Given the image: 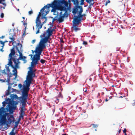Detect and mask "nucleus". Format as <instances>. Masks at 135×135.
<instances>
[{
  "mask_svg": "<svg viewBox=\"0 0 135 135\" xmlns=\"http://www.w3.org/2000/svg\"><path fill=\"white\" fill-rule=\"evenodd\" d=\"M74 4L75 5L73 8L72 12L74 15V20L76 23H80L81 20H83L82 17L84 15L81 14L83 12V10L81 6L78 5L79 2L78 0H72Z\"/></svg>",
  "mask_w": 135,
  "mask_h": 135,
  "instance_id": "f257e3e1",
  "label": "nucleus"
},
{
  "mask_svg": "<svg viewBox=\"0 0 135 135\" xmlns=\"http://www.w3.org/2000/svg\"><path fill=\"white\" fill-rule=\"evenodd\" d=\"M28 94H22V96L19 98V100L21 106V107L26 108L27 99L28 98Z\"/></svg>",
  "mask_w": 135,
  "mask_h": 135,
  "instance_id": "f03ea898",
  "label": "nucleus"
},
{
  "mask_svg": "<svg viewBox=\"0 0 135 135\" xmlns=\"http://www.w3.org/2000/svg\"><path fill=\"white\" fill-rule=\"evenodd\" d=\"M44 38H41L40 41L36 48L43 50L46 47L45 44L48 42Z\"/></svg>",
  "mask_w": 135,
  "mask_h": 135,
  "instance_id": "7ed1b4c3",
  "label": "nucleus"
},
{
  "mask_svg": "<svg viewBox=\"0 0 135 135\" xmlns=\"http://www.w3.org/2000/svg\"><path fill=\"white\" fill-rule=\"evenodd\" d=\"M63 4L62 0H54L51 4H50L51 6L59 9L61 7L62 5Z\"/></svg>",
  "mask_w": 135,
  "mask_h": 135,
  "instance_id": "20e7f679",
  "label": "nucleus"
},
{
  "mask_svg": "<svg viewBox=\"0 0 135 135\" xmlns=\"http://www.w3.org/2000/svg\"><path fill=\"white\" fill-rule=\"evenodd\" d=\"M34 71L33 70H29L28 71V75L27 76L26 81L31 82L32 80L33 77L35 76V74L34 73Z\"/></svg>",
  "mask_w": 135,
  "mask_h": 135,
  "instance_id": "39448f33",
  "label": "nucleus"
},
{
  "mask_svg": "<svg viewBox=\"0 0 135 135\" xmlns=\"http://www.w3.org/2000/svg\"><path fill=\"white\" fill-rule=\"evenodd\" d=\"M26 110V108L21 107H20V111L19 112L20 116L18 121H17L16 122H17L18 123H19L21 120V118H22V119L23 118V117L25 115L24 111H25Z\"/></svg>",
  "mask_w": 135,
  "mask_h": 135,
  "instance_id": "423d86ee",
  "label": "nucleus"
},
{
  "mask_svg": "<svg viewBox=\"0 0 135 135\" xmlns=\"http://www.w3.org/2000/svg\"><path fill=\"white\" fill-rule=\"evenodd\" d=\"M42 51L43 50L36 48L35 50V51L36 54L34 55L35 56V58L38 60H40V55Z\"/></svg>",
  "mask_w": 135,
  "mask_h": 135,
  "instance_id": "0eeeda50",
  "label": "nucleus"
},
{
  "mask_svg": "<svg viewBox=\"0 0 135 135\" xmlns=\"http://www.w3.org/2000/svg\"><path fill=\"white\" fill-rule=\"evenodd\" d=\"M7 118L9 122L7 121V124H6V126L7 127L8 126V124L12 123H14L15 119L13 115H11L9 116V115H8L7 117Z\"/></svg>",
  "mask_w": 135,
  "mask_h": 135,
  "instance_id": "6e6552de",
  "label": "nucleus"
},
{
  "mask_svg": "<svg viewBox=\"0 0 135 135\" xmlns=\"http://www.w3.org/2000/svg\"><path fill=\"white\" fill-rule=\"evenodd\" d=\"M51 7L52 8L51 10L52 12H56V10L58 9H59L55 8L54 7L51 6L50 5V4H47L44 7L42 8V9L41 11H43L44 9H45L46 8H49L50 7Z\"/></svg>",
  "mask_w": 135,
  "mask_h": 135,
  "instance_id": "1a4fd4ad",
  "label": "nucleus"
},
{
  "mask_svg": "<svg viewBox=\"0 0 135 135\" xmlns=\"http://www.w3.org/2000/svg\"><path fill=\"white\" fill-rule=\"evenodd\" d=\"M60 12L59 14V18L58 19V21H59V23H60L61 22H63L64 20V16L62 14V11H64V9L62 10H60Z\"/></svg>",
  "mask_w": 135,
  "mask_h": 135,
  "instance_id": "9d476101",
  "label": "nucleus"
},
{
  "mask_svg": "<svg viewBox=\"0 0 135 135\" xmlns=\"http://www.w3.org/2000/svg\"><path fill=\"white\" fill-rule=\"evenodd\" d=\"M12 61L11 62H10L9 61V63L7 64V65L9 66H11L14 69V70L12 71L13 72H16V71H17V69L19 68V67L18 65V63H17L15 64V66H14L12 64Z\"/></svg>",
  "mask_w": 135,
  "mask_h": 135,
  "instance_id": "9b49d317",
  "label": "nucleus"
},
{
  "mask_svg": "<svg viewBox=\"0 0 135 135\" xmlns=\"http://www.w3.org/2000/svg\"><path fill=\"white\" fill-rule=\"evenodd\" d=\"M16 46L14 45H13V47L11 50V52L9 55V56L10 57V59H9V62H11L12 59V56L13 55H14L15 54V48Z\"/></svg>",
  "mask_w": 135,
  "mask_h": 135,
  "instance_id": "f8f14e48",
  "label": "nucleus"
},
{
  "mask_svg": "<svg viewBox=\"0 0 135 135\" xmlns=\"http://www.w3.org/2000/svg\"><path fill=\"white\" fill-rule=\"evenodd\" d=\"M31 60H32V62H31V67L33 68L35 65H36L38 64V61L39 60L35 58V55H34L33 57Z\"/></svg>",
  "mask_w": 135,
  "mask_h": 135,
  "instance_id": "ddd939ff",
  "label": "nucleus"
},
{
  "mask_svg": "<svg viewBox=\"0 0 135 135\" xmlns=\"http://www.w3.org/2000/svg\"><path fill=\"white\" fill-rule=\"evenodd\" d=\"M25 81L26 82V85H25L23 86V90L29 91L30 89L29 88L31 82L27 81H26V80H25Z\"/></svg>",
  "mask_w": 135,
  "mask_h": 135,
  "instance_id": "4468645a",
  "label": "nucleus"
},
{
  "mask_svg": "<svg viewBox=\"0 0 135 135\" xmlns=\"http://www.w3.org/2000/svg\"><path fill=\"white\" fill-rule=\"evenodd\" d=\"M73 27L74 30L75 32H77L78 30H80V28H78L77 25H78L80 23H76V22H75V21L73 20Z\"/></svg>",
  "mask_w": 135,
  "mask_h": 135,
  "instance_id": "2eb2a0df",
  "label": "nucleus"
},
{
  "mask_svg": "<svg viewBox=\"0 0 135 135\" xmlns=\"http://www.w3.org/2000/svg\"><path fill=\"white\" fill-rule=\"evenodd\" d=\"M36 23V29L37 30L36 34H37L40 33V29L42 28L43 24H42L41 23H39V22H37Z\"/></svg>",
  "mask_w": 135,
  "mask_h": 135,
  "instance_id": "dca6fc26",
  "label": "nucleus"
},
{
  "mask_svg": "<svg viewBox=\"0 0 135 135\" xmlns=\"http://www.w3.org/2000/svg\"><path fill=\"white\" fill-rule=\"evenodd\" d=\"M13 106V105H7L5 111L7 113L8 111H9L10 114H13V111L12 107Z\"/></svg>",
  "mask_w": 135,
  "mask_h": 135,
  "instance_id": "f3484780",
  "label": "nucleus"
},
{
  "mask_svg": "<svg viewBox=\"0 0 135 135\" xmlns=\"http://www.w3.org/2000/svg\"><path fill=\"white\" fill-rule=\"evenodd\" d=\"M42 9V8L40 10V12H39V14L38 15L37 17L36 20V23L39 22V23H41V21L40 20V17L41 16V15H42V14L41 13H42L44 11L45 9H44L43 11H41Z\"/></svg>",
  "mask_w": 135,
  "mask_h": 135,
  "instance_id": "a211bd4d",
  "label": "nucleus"
},
{
  "mask_svg": "<svg viewBox=\"0 0 135 135\" xmlns=\"http://www.w3.org/2000/svg\"><path fill=\"white\" fill-rule=\"evenodd\" d=\"M5 104H7L8 105H13L14 101H13L12 100H11V99L9 98L5 100Z\"/></svg>",
  "mask_w": 135,
  "mask_h": 135,
  "instance_id": "6ab92c4d",
  "label": "nucleus"
},
{
  "mask_svg": "<svg viewBox=\"0 0 135 135\" xmlns=\"http://www.w3.org/2000/svg\"><path fill=\"white\" fill-rule=\"evenodd\" d=\"M16 50H17V52H18L19 53V54L20 57H19V58H18V59H17V61H18V59L22 60V59H23V57L22 56V52H21V51H20V50H19V49H18V47L17 46H16Z\"/></svg>",
  "mask_w": 135,
  "mask_h": 135,
  "instance_id": "aec40b11",
  "label": "nucleus"
},
{
  "mask_svg": "<svg viewBox=\"0 0 135 135\" xmlns=\"http://www.w3.org/2000/svg\"><path fill=\"white\" fill-rule=\"evenodd\" d=\"M3 115H2V114L0 115V116H1V119H3V120H6V117L9 115V113L6 112H3Z\"/></svg>",
  "mask_w": 135,
  "mask_h": 135,
  "instance_id": "412c9836",
  "label": "nucleus"
},
{
  "mask_svg": "<svg viewBox=\"0 0 135 135\" xmlns=\"http://www.w3.org/2000/svg\"><path fill=\"white\" fill-rule=\"evenodd\" d=\"M52 28L51 27L48 28V30L46 31V32L48 33V35L49 36H51L52 34V31L51 30V29Z\"/></svg>",
  "mask_w": 135,
  "mask_h": 135,
  "instance_id": "4be33fe9",
  "label": "nucleus"
},
{
  "mask_svg": "<svg viewBox=\"0 0 135 135\" xmlns=\"http://www.w3.org/2000/svg\"><path fill=\"white\" fill-rule=\"evenodd\" d=\"M6 124H7V121H6V120L1 119L0 120V124L1 126H2L5 124L6 125Z\"/></svg>",
  "mask_w": 135,
  "mask_h": 135,
  "instance_id": "5701e85b",
  "label": "nucleus"
},
{
  "mask_svg": "<svg viewBox=\"0 0 135 135\" xmlns=\"http://www.w3.org/2000/svg\"><path fill=\"white\" fill-rule=\"evenodd\" d=\"M9 35H10L9 38L12 40V41L10 42H11L12 41H14L15 40V38L13 37L15 35L14 33H10Z\"/></svg>",
  "mask_w": 135,
  "mask_h": 135,
  "instance_id": "b1692460",
  "label": "nucleus"
},
{
  "mask_svg": "<svg viewBox=\"0 0 135 135\" xmlns=\"http://www.w3.org/2000/svg\"><path fill=\"white\" fill-rule=\"evenodd\" d=\"M17 45L18 46L17 47H18V49H19V50L21 51V52H22L23 50L22 47V45L20 43H18L17 44Z\"/></svg>",
  "mask_w": 135,
  "mask_h": 135,
  "instance_id": "393cba45",
  "label": "nucleus"
},
{
  "mask_svg": "<svg viewBox=\"0 0 135 135\" xmlns=\"http://www.w3.org/2000/svg\"><path fill=\"white\" fill-rule=\"evenodd\" d=\"M11 99V100H12L13 101V100L15 98H17L18 96L16 94H11L10 95Z\"/></svg>",
  "mask_w": 135,
  "mask_h": 135,
  "instance_id": "a878e982",
  "label": "nucleus"
},
{
  "mask_svg": "<svg viewBox=\"0 0 135 135\" xmlns=\"http://www.w3.org/2000/svg\"><path fill=\"white\" fill-rule=\"evenodd\" d=\"M12 74H11V75H9L8 74V78H7V81L8 83V84L9 85L11 84L9 83L10 82V78L12 76Z\"/></svg>",
  "mask_w": 135,
  "mask_h": 135,
  "instance_id": "bb28decb",
  "label": "nucleus"
},
{
  "mask_svg": "<svg viewBox=\"0 0 135 135\" xmlns=\"http://www.w3.org/2000/svg\"><path fill=\"white\" fill-rule=\"evenodd\" d=\"M45 16L43 15H42V16L41 17V19H45V21H44L42 22V24L43 25V24L45 23H46L47 21V17L46 16Z\"/></svg>",
  "mask_w": 135,
  "mask_h": 135,
  "instance_id": "cd10ccee",
  "label": "nucleus"
},
{
  "mask_svg": "<svg viewBox=\"0 0 135 135\" xmlns=\"http://www.w3.org/2000/svg\"><path fill=\"white\" fill-rule=\"evenodd\" d=\"M14 72V73H13V74H12V75H13L15 76V77L13 79V80H15L17 78V71H16V72Z\"/></svg>",
  "mask_w": 135,
  "mask_h": 135,
  "instance_id": "c85d7f7f",
  "label": "nucleus"
},
{
  "mask_svg": "<svg viewBox=\"0 0 135 135\" xmlns=\"http://www.w3.org/2000/svg\"><path fill=\"white\" fill-rule=\"evenodd\" d=\"M62 15L64 17H67L68 16V14L66 11H65V13Z\"/></svg>",
  "mask_w": 135,
  "mask_h": 135,
  "instance_id": "c756f323",
  "label": "nucleus"
},
{
  "mask_svg": "<svg viewBox=\"0 0 135 135\" xmlns=\"http://www.w3.org/2000/svg\"><path fill=\"white\" fill-rule=\"evenodd\" d=\"M51 36H49V35H48L47 36H46L44 37L45 38H46V39L47 40V41L48 42H49V39H50V37Z\"/></svg>",
  "mask_w": 135,
  "mask_h": 135,
  "instance_id": "7c9ffc66",
  "label": "nucleus"
},
{
  "mask_svg": "<svg viewBox=\"0 0 135 135\" xmlns=\"http://www.w3.org/2000/svg\"><path fill=\"white\" fill-rule=\"evenodd\" d=\"M5 68H6L7 72L9 73V72H10V70L8 66L6 65L5 66Z\"/></svg>",
  "mask_w": 135,
  "mask_h": 135,
  "instance_id": "2f4dec72",
  "label": "nucleus"
},
{
  "mask_svg": "<svg viewBox=\"0 0 135 135\" xmlns=\"http://www.w3.org/2000/svg\"><path fill=\"white\" fill-rule=\"evenodd\" d=\"M28 91L23 90L22 91V94H28Z\"/></svg>",
  "mask_w": 135,
  "mask_h": 135,
  "instance_id": "473e14b6",
  "label": "nucleus"
},
{
  "mask_svg": "<svg viewBox=\"0 0 135 135\" xmlns=\"http://www.w3.org/2000/svg\"><path fill=\"white\" fill-rule=\"evenodd\" d=\"M7 41H4V42H3L2 41H0V42L1 43V44H2L3 45V46H2V47H3L4 46V43L6 42H7Z\"/></svg>",
  "mask_w": 135,
  "mask_h": 135,
  "instance_id": "72a5a7b5",
  "label": "nucleus"
},
{
  "mask_svg": "<svg viewBox=\"0 0 135 135\" xmlns=\"http://www.w3.org/2000/svg\"><path fill=\"white\" fill-rule=\"evenodd\" d=\"M40 62L42 64H44L45 62V60L43 59H41L40 61Z\"/></svg>",
  "mask_w": 135,
  "mask_h": 135,
  "instance_id": "f704fd0d",
  "label": "nucleus"
},
{
  "mask_svg": "<svg viewBox=\"0 0 135 135\" xmlns=\"http://www.w3.org/2000/svg\"><path fill=\"white\" fill-rule=\"evenodd\" d=\"M12 60H13V61L14 62L15 64L17 63L16 62V59L14 57H12Z\"/></svg>",
  "mask_w": 135,
  "mask_h": 135,
  "instance_id": "c9c22d12",
  "label": "nucleus"
},
{
  "mask_svg": "<svg viewBox=\"0 0 135 135\" xmlns=\"http://www.w3.org/2000/svg\"><path fill=\"white\" fill-rule=\"evenodd\" d=\"M19 124L17 122H16L15 123V125L14 126V127H13L14 128H17V126H18V124Z\"/></svg>",
  "mask_w": 135,
  "mask_h": 135,
  "instance_id": "e433bc0d",
  "label": "nucleus"
},
{
  "mask_svg": "<svg viewBox=\"0 0 135 135\" xmlns=\"http://www.w3.org/2000/svg\"><path fill=\"white\" fill-rule=\"evenodd\" d=\"M52 111L54 113L55 111V106L54 105H53V106H52Z\"/></svg>",
  "mask_w": 135,
  "mask_h": 135,
  "instance_id": "4c0bfd02",
  "label": "nucleus"
},
{
  "mask_svg": "<svg viewBox=\"0 0 135 135\" xmlns=\"http://www.w3.org/2000/svg\"><path fill=\"white\" fill-rule=\"evenodd\" d=\"M11 93V92H9V91L8 90H7L6 93V95H9Z\"/></svg>",
  "mask_w": 135,
  "mask_h": 135,
  "instance_id": "58836bf2",
  "label": "nucleus"
},
{
  "mask_svg": "<svg viewBox=\"0 0 135 135\" xmlns=\"http://www.w3.org/2000/svg\"><path fill=\"white\" fill-rule=\"evenodd\" d=\"M59 98H62V95L61 93L60 92L58 95Z\"/></svg>",
  "mask_w": 135,
  "mask_h": 135,
  "instance_id": "ea45409f",
  "label": "nucleus"
},
{
  "mask_svg": "<svg viewBox=\"0 0 135 135\" xmlns=\"http://www.w3.org/2000/svg\"><path fill=\"white\" fill-rule=\"evenodd\" d=\"M56 15H57L54 18H57V20L58 21V19L59 18V14L58 13V12H57Z\"/></svg>",
  "mask_w": 135,
  "mask_h": 135,
  "instance_id": "a19ab883",
  "label": "nucleus"
},
{
  "mask_svg": "<svg viewBox=\"0 0 135 135\" xmlns=\"http://www.w3.org/2000/svg\"><path fill=\"white\" fill-rule=\"evenodd\" d=\"M4 17V14L3 13H2L1 14L0 17L1 18H3Z\"/></svg>",
  "mask_w": 135,
  "mask_h": 135,
  "instance_id": "79ce46f5",
  "label": "nucleus"
},
{
  "mask_svg": "<svg viewBox=\"0 0 135 135\" xmlns=\"http://www.w3.org/2000/svg\"><path fill=\"white\" fill-rule=\"evenodd\" d=\"M28 13L29 15H31L33 13L32 11L31 10V11H29L28 12Z\"/></svg>",
  "mask_w": 135,
  "mask_h": 135,
  "instance_id": "37998d69",
  "label": "nucleus"
},
{
  "mask_svg": "<svg viewBox=\"0 0 135 135\" xmlns=\"http://www.w3.org/2000/svg\"><path fill=\"white\" fill-rule=\"evenodd\" d=\"M45 35H46V33H44L42 35H41L40 36V37H41L42 36L43 37H45Z\"/></svg>",
  "mask_w": 135,
  "mask_h": 135,
  "instance_id": "c03bdc74",
  "label": "nucleus"
},
{
  "mask_svg": "<svg viewBox=\"0 0 135 135\" xmlns=\"http://www.w3.org/2000/svg\"><path fill=\"white\" fill-rule=\"evenodd\" d=\"M108 1H106V3L105 4V6H106L108 4V3H110V1L109 0H108Z\"/></svg>",
  "mask_w": 135,
  "mask_h": 135,
  "instance_id": "a18cd8bd",
  "label": "nucleus"
},
{
  "mask_svg": "<svg viewBox=\"0 0 135 135\" xmlns=\"http://www.w3.org/2000/svg\"><path fill=\"white\" fill-rule=\"evenodd\" d=\"M92 125L93 127L94 128H97L98 127V125L97 124H93Z\"/></svg>",
  "mask_w": 135,
  "mask_h": 135,
  "instance_id": "49530a36",
  "label": "nucleus"
},
{
  "mask_svg": "<svg viewBox=\"0 0 135 135\" xmlns=\"http://www.w3.org/2000/svg\"><path fill=\"white\" fill-rule=\"evenodd\" d=\"M48 13H49V11H48L46 12L45 14H44V13L43 12L42 13V15H44V16H46V15L47 14H48Z\"/></svg>",
  "mask_w": 135,
  "mask_h": 135,
  "instance_id": "de8ad7c7",
  "label": "nucleus"
},
{
  "mask_svg": "<svg viewBox=\"0 0 135 135\" xmlns=\"http://www.w3.org/2000/svg\"><path fill=\"white\" fill-rule=\"evenodd\" d=\"M81 2L80 3L81 5H82L84 4V0H81Z\"/></svg>",
  "mask_w": 135,
  "mask_h": 135,
  "instance_id": "09e8293b",
  "label": "nucleus"
},
{
  "mask_svg": "<svg viewBox=\"0 0 135 135\" xmlns=\"http://www.w3.org/2000/svg\"><path fill=\"white\" fill-rule=\"evenodd\" d=\"M83 91H84V92L87 93V90L86 88H84L83 89Z\"/></svg>",
  "mask_w": 135,
  "mask_h": 135,
  "instance_id": "8fccbe9b",
  "label": "nucleus"
},
{
  "mask_svg": "<svg viewBox=\"0 0 135 135\" xmlns=\"http://www.w3.org/2000/svg\"><path fill=\"white\" fill-rule=\"evenodd\" d=\"M18 86L19 88H22V85L21 84H18Z\"/></svg>",
  "mask_w": 135,
  "mask_h": 135,
  "instance_id": "3c124183",
  "label": "nucleus"
},
{
  "mask_svg": "<svg viewBox=\"0 0 135 135\" xmlns=\"http://www.w3.org/2000/svg\"><path fill=\"white\" fill-rule=\"evenodd\" d=\"M15 128H14L13 127L12 128V131L10 132V133H15L14 132V131L15 130Z\"/></svg>",
  "mask_w": 135,
  "mask_h": 135,
  "instance_id": "603ef678",
  "label": "nucleus"
},
{
  "mask_svg": "<svg viewBox=\"0 0 135 135\" xmlns=\"http://www.w3.org/2000/svg\"><path fill=\"white\" fill-rule=\"evenodd\" d=\"M57 18H54V19H53L52 20V23H53L54 21L56 20H57Z\"/></svg>",
  "mask_w": 135,
  "mask_h": 135,
  "instance_id": "864d4df0",
  "label": "nucleus"
},
{
  "mask_svg": "<svg viewBox=\"0 0 135 135\" xmlns=\"http://www.w3.org/2000/svg\"><path fill=\"white\" fill-rule=\"evenodd\" d=\"M83 44L84 45H87V42L85 41H84L83 42Z\"/></svg>",
  "mask_w": 135,
  "mask_h": 135,
  "instance_id": "5fc2aeb1",
  "label": "nucleus"
},
{
  "mask_svg": "<svg viewBox=\"0 0 135 135\" xmlns=\"http://www.w3.org/2000/svg\"><path fill=\"white\" fill-rule=\"evenodd\" d=\"M16 133H9L10 135H15Z\"/></svg>",
  "mask_w": 135,
  "mask_h": 135,
  "instance_id": "6e6d98bb",
  "label": "nucleus"
},
{
  "mask_svg": "<svg viewBox=\"0 0 135 135\" xmlns=\"http://www.w3.org/2000/svg\"><path fill=\"white\" fill-rule=\"evenodd\" d=\"M11 89V87L9 86L8 88V90L10 91Z\"/></svg>",
  "mask_w": 135,
  "mask_h": 135,
  "instance_id": "4d7b16f0",
  "label": "nucleus"
},
{
  "mask_svg": "<svg viewBox=\"0 0 135 135\" xmlns=\"http://www.w3.org/2000/svg\"><path fill=\"white\" fill-rule=\"evenodd\" d=\"M95 35H93L91 37V39H94V40H95Z\"/></svg>",
  "mask_w": 135,
  "mask_h": 135,
  "instance_id": "13d9d810",
  "label": "nucleus"
},
{
  "mask_svg": "<svg viewBox=\"0 0 135 135\" xmlns=\"http://www.w3.org/2000/svg\"><path fill=\"white\" fill-rule=\"evenodd\" d=\"M126 131H127V130H126V129L124 128V130L123 131V132L124 133H126Z\"/></svg>",
  "mask_w": 135,
  "mask_h": 135,
  "instance_id": "bf43d9fd",
  "label": "nucleus"
},
{
  "mask_svg": "<svg viewBox=\"0 0 135 135\" xmlns=\"http://www.w3.org/2000/svg\"><path fill=\"white\" fill-rule=\"evenodd\" d=\"M6 80L5 79V80H3V79H0V81H2V82H4L5 81V80Z\"/></svg>",
  "mask_w": 135,
  "mask_h": 135,
  "instance_id": "052dcab7",
  "label": "nucleus"
},
{
  "mask_svg": "<svg viewBox=\"0 0 135 135\" xmlns=\"http://www.w3.org/2000/svg\"><path fill=\"white\" fill-rule=\"evenodd\" d=\"M11 89L12 90V92H15L16 91V89L13 88H12Z\"/></svg>",
  "mask_w": 135,
  "mask_h": 135,
  "instance_id": "680f3d73",
  "label": "nucleus"
},
{
  "mask_svg": "<svg viewBox=\"0 0 135 135\" xmlns=\"http://www.w3.org/2000/svg\"><path fill=\"white\" fill-rule=\"evenodd\" d=\"M32 67H29L28 68V69H30V70H32Z\"/></svg>",
  "mask_w": 135,
  "mask_h": 135,
  "instance_id": "e2e57ef3",
  "label": "nucleus"
},
{
  "mask_svg": "<svg viewBox=\"0 0 135 135\" xmlns=\"http://www.w3.org/2000/svg\"><path fill=\"white\" fill-rule=\"evenodd\" d=\"M35 41H36L35 40H32V42H32V43L33 44H34V43L35 42Z\"/></svg>",
  "mask_w": 135,
  "mask_h": 135,
  "instance_id": "0e129e2a",
  "label": "nucleus"
},
{
  "mask_svg": "<svg viewBox=\"0 0 135 135\" xmlns=\"http://www.w3.org/2000/svg\"><path fill=\"white\" fill-rule=\"evenodd\" d=\"M50 25L51 26V27H53V23H52V22H50Z\"/></svg>",
  "mask_w": 135,
  "mask_h": 135,
  "instance_id": "69168bd1",
  "label": "nucleus"
},
{
  "mask_svg": "<svg viewBox=\"0 0 135 135\" xmlns=\"http://www.w3.org/2000/svg\"><path fill=\"white\" fill-rule=\"evenodd\" d=\"M1 3L3 5H4V7H6V4H5V3H2H2Z\"/></svg>",
  "mask_w": 135,
  "mask_h": 135,
  "instance_id": "338daca9",
  "label": "nucleus"
},
{
  "mask_svg": "<svg viewBox=\"0 0 135 135\" xmlns=\"http://www.w3.org/2000/svg\"><path fill=\"white\" fill-rule=\"evenodd\" d=\"M29 56H30L31 57V58H32H32H32V56H33V55H32V54H30L29 55Z\"/></svg>",
  "mask_w": 135,
  "mask_h": 135,
  "instance_id": "774afa93",
  "label": "nucleus"
}]
</instances>
